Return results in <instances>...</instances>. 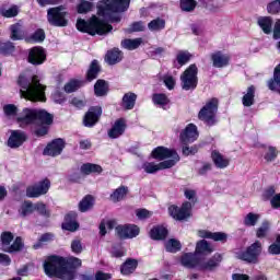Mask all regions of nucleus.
I'll list each match as a JSON object with an SVG mask.
<instances>
[{
  "label": "nucleus",
  "mask_w": 280,
  "mask_h": 280,
  "mask_svg": "<svg viewBox=\"0 0 280 280\" xmlns=\"http://www.w3.org/2000/svg\"><path fill=\"white\" fill-rule=\"evenodd\" d=\"M82 266V260L77 257L62 258L60 256H50L44 262V271L47 277H56L60 280L75 279V268Z\"/></svg>",
  "instance_id": "nucleus-1"
},
{
  "label": "nucleus",
  "mask_w": 280,
  "mask_h": 280,
  "mask_svg": "<svg viewBox=\"0 0 280 280\" xmlns=\"http://www.w3.org/2000/svg\"><path fill=\"white\" fill-rule=\"evenodd\" d=\"M153 159L158 161H163L159 164L154 162H144L142 164V170L147 174H156V172H161V170H170V167H174L180 161V156L178 153L172 149H167L165 147H158L152 151Z\"/></svg>",
  "instance_id": "nucleus-2"
},
{
  "label": "nucleus",
  "mask_w": 280,
  "mask_h": 280,
  "mask_svg": "<svg viewBox=\"0 0 280 280\" xmlns=\"http://www.w3.org/2000/svg\"><path fill=\"white\" fill-rule=\"evenodd\" d=\"M18 83L21 97L30 102H45V85L40 84L37 75L27 79L22 74L19 77Z\"/></svg>",
  "instance_id": "nucleus-3"
},
{
  "label": "nucleus",
  "mask_w": 280,
  "mask_h": 280,
  "mask_svg": "<svg viewBox=\"0 0 280 280\" xmlns=\"http://www.w3.org/2000/svg\"><path fill=\"white\" fill-rule=\"evenodd\" d=\"M54 121V116L45 109L24 108L15 117V122L20 128H32L38 124L49 126Z\"/></svg>",
  "instance_id": "nucleus-4"
},
{
  "label": "nucleus",
  "mask_w": 280,
  "mask_h": 280,
  "mask_svg": "<svg viewBox=\"0 0 280 280\" xmlns=\"http://www.w3.org/2000/svg\"><path fill=\"white\" fill-rule=\"evenodd\" d=\"M218 113V98H212L199 110L198 119L207 126L215 124V115Z\"/></svg>",
  "instance_id": "nucleus-5"
},
{
  "label": "nucleus",
  "mask_w": 280,
  "mask_h": 280,
  "mask_svg": "<svg viewBox=\"0 0 280 280\" xmlns=\"http://www.w3.org/2000/svg\"><path fill=\"white\" fill-rule=\"evenodd\" d=\"M182 89L194 91L198 86V66L190 65L180 75Z\"/></svg>",
  "instance_id": "nucleus-6"
},
{
  "label": "nucleus",
  "mask_w": 280,
  "mask_h": 280,
  "mask_svg": "<svg viewBox=\"0 0 280 280\" xmlns=\"http://www.w3.org/2000/svg\"><path fill=\"white\" fill-rule=\"evenodd\" d=\"M14 240V235L12 232H3L1 234V248L4 253H19V250H23V238L16 237Z\"/></svg>",
  "instance_id": "nucleus-7"
},
{
  "label": "nucleus",
  "mask_w": 280,
  "mask_h": 280,
  "mask_svg": "<svg viewBox=\"0 0 280 280\" xmlns=\"http://www.w3.org/2000/svg\"><path fill=\"white\" fill-rule=\"evenodd\" d=\"M47 20L55 27H67V11L62 7L50 8L47 11Z\"/></svg>",
  "instance_id": "nucleus-8"
},
{
  "label": "nucleus",
  "mask_w": 280,
  "mask_h": 280,
  "mask_svg": "<svg viewBox=\"0 0 280 280\" xmlns=\"http://www.w3.org/2000/svg\"><path fill=\"white\" fill-rule=\"evenodd\" d=\"M235 255L237 259H242L248 264H257V259L261 255V243L255 242L246 252H236Z\"/></svg>",
  "instance_id": "nucleus-9"
},
{
  "label": "nucleus",
  "mask_w": 280,
  "mask_h": 280,
  "mask_svg": "<svg viewBox=\"0 0 280 280\" xmlns=\"http://www.w3.org/2000/svg\"><path fill=\"white\" fill-rule=\"evenodd\" d=\"M191 207L192 203L189 201H186L182 205L180 208L177 206H171L168 207V213L174 220H187L191 215Z\"/></svg>",
  "instance_id": "nucleus-10"
},
{
  "label": "nucleus",
  "mask_w": 280,
  "mask_h": 280,
  "mask_svg": "<svg viewBox=\"0 0 280 280\" xmlns=\"http://www.w3.org/2000/svg\"><path fill=\"white\" fill-rule=\"evenodd\" d=\"M49 187H51L49 179H44L35 185L28 186L26 188V196L27 198H39V196H45L49 191Z\"/></svg>",
  "instance_id": "nucleus-11"
},
{
  "label": "nucleus",
  "mask_w": 280,
  "mask_h": 280,
  "mask_svg": "<svg viewBox=\"0 0 280 280\" xmlns=\"http://www.w3.org/2000/svg\"><path fill=\"white\" fill-rule=\"evenodd\" d=\"M198 137V127L194 124H188L180 132L179 139L184 145H187V143H194V141H197Z\"/></svg>",
  "instance_id": "nucleus-12"
},
{
  "label": "nucleus",
  "mask_w": 280,
  "mask_h": 280,
  "mask_svg": "<svg viewBox=\"0 0 280 280\" xmlns=\"http://www.w3.org/2000/svg\"><path fill=\"white\" fill-rule=\"evenodd\" d=\"M10 136L7 142L8 148L16 149L23 145L24 141H27V135L23 130H10Z\"/></svg>",
  "instance_id": "nucleus-13"
},
{
  "label": "nucleus",
  "mask_w": 280,
  "mask_h": 280,
  "mask_svg": "<svg viewBox=\"0 0 280 280\" xmlns=\"http://www.w3.org/2000/svg\"><path fill=\"white\" fill-rule=\"evenodd\" d=\"M141 230L137 225H118L116 226V233L120 240H132L137 237Z\"/></svg>",
  "instance_id": "nucleus-14"
},
{
  "label": "nucleus",
  "mask_w": 280,
  "mask_h": 280,
  "mask_svg": "<svg viewBox=\"0 0 280 280\" xmlns=\"http://www.w3.org/2000/svg\"><path fill=\"white\" fill-rule=\"evenodd\" d=\"M100 117H102V107H91L89 112L85 114V117L83 119L84 126L86 128H93V126L100 121Z\"/></svg>",
  "instance_id": "nucleus-15"
},
{
  "label": "nucleus",
  "mask_w": 280,
  "mask_h": 280,
  "mask_svg": "<svg viewBox=\"0 0 280 280\" xmlns=\"http://www.w3.org/2000/svg\"><path fill=\"white\" fill-rule=\"evenodd\" d=\"M47 60V52L43 47H33L28 52V62L31 65H43Z\"/></svg>",
  "instance_id": "nucleus-16"
},
{
  "label": "nucleus",
  "mask_w": 280,
  "mask_h": 280,
  "mask_svg": "<svg viewBox=\"0 0 280 280\" xmlns=\"http://www.w3.org/2000/svg\"><path fill=\"white\" fill-rule=\"evenodd\" d=\"M65 150V141L62 139H56L51 143H49L45 150V156H58Z\"/></svg>",
  "instance_id": "nucleus-17"
},
{
  "label": "nucleus",
  "mask_w": 280,
  "mask_h": 280,
  "mask_svg": "<svg viewBox=\"0 0 280 280\" xmlns=\"http://www.w3.org/2000/svg\"><path fill=\"white\" fill-rule=\"evenodd\" d=\"M198 237H201L202 240H213V242H226L229 240V235L223 232H210L207 230H199L197 232Z\"/></svg>",
  "instance_id": "nucleus-18"
},
{
  "label": "nucleus",
  "mask_w": 280,
  "mask_h": 280,
  "mask_svg": "<svg viewBox=\"0 0 280 280\" xmlns=\"http://www.w3.org/2000/svg\"><path fill=\"white\" fill-rule=\"evenodd\" d=\"M126 132V120L124 118H119L114 122L112 128L108 131L109 139H119L121 135Z\"/></svg>",
  "instance_id": "nucleus-19"
},
{
  "label": "nucleus",
  "mask_w": 280,
  "mask_h": 280,
  "mask_svg": "<svg viewBox=\"0 0 280 280\" xmlns=\"http://www.w3.org/2000/svg\"><path fill=\"white\" fill-rule=\"evenodd\" d=\"M221 261H222V255L214 254L213 257L207 261L199 260L198 268L199 270H213V268H218V266H220Z\"/></svg>",
  "instance_id": "nucleus-20"
},
{
  "label": "nucleus",
  "mask_w": 280,
  "mask_h": 280,
  "mask_svg": "<svg viewBox=\"0 0 280 280\" xmlns=\"http://www.w3.org/2000/svg\"><path fill=\"white\" fill-rule=\"evenodd\" d=\"M78 218V214L75 212H70L66 215L65 222L62 223V229L65 231H75L77 229H80V224H78V221L75 219Z\"/></svg>",
  "instance_id": "nucleus-21"
},
{
  "label": "nucleus",
  "mask_w": 280,
  "mask_h": 280,
  "mask_svg": "<svg viewBox=\"0 0 280 280\" xmlns=\"http://www.w3.org/2000/svg\"><path fill=\"white\" fill-rule=\"evenodd\" d=\"M211 158L215 167H218L219 170H224L229 167V163H231L229 158L222 155V153H220L219 151H212Z\"/></svg>",
  "instance_id": "nucleus-22"
},
{
  "label": "nucleus",
  "mask_w": 280,
  "mask_h": 280,
  "mask_svg": "<svg viewBox=\"0 0 280 280\" xmlns=\"http://www.w3.org/2000/svg\"><path fill=\"white\" fill-rule=\"evenodd\" d=\"M211 58H212V65L217 69H222V67H228L229 66V60H231L229 55H224V54H222L220 51L214 52L211 56Z\"/></svg>",
  "instance_id": "nucleus-23"
},
{
  "label": "nucleus",
  "mask_w": 280,
  "mask_h": 280,
  "mask_svg": "<svg viewBox=\"0 0 280 280\" xmlns=\"http://www.w3.org/2000/svg\"><path fill=\"white\" fill-rule=\"evenodd\" d=\"M124 58V52L119 50L118 48H114L112 50H108L105 56V61L107 65H117L118 62H121Z\"/></svg>",
  "instance_id": "nucleus-24"
},
{
  "label": "nucleus",
  "mask_w": 280,
  "mask_h": 280,
  "mask_svg": "<svg viewBox=\"0 0 280 280\" xmlns=\"http://www.w3.org/2000/svg\"><path fill=\"white\" fill-rule=\"evenodd\" d=\"M257 25L258 27H260L261 32H264V34H272V25H273V21L272 18L270 16H259L257 19Z\"/></svg>",
  "instance_id": "nucleus-25"
},
{
  "label": "nucleus",
  "mask_w": 280,
  "mask_h": 280,
  "mask_svg": "<svg viewBox=\"0 0 280 280\" xmlns=\"http://www.w3.org/2000/svg\"><path fill=\"white\" fill-rule=\"evenodd\" d=\"M182 266H185V268H198L199 266V260L198 256L196 254H184L180 259Z\"/></svg>",
  "instance_id": "nucleus-26"
},
{
  "label": "nucleus",
  "mask_w": 280,
  "mask_h": 280,
  "mask_svg": "<svg viewBox=\"0 0 280 280\" xmlns=\"http://www.w3.org/2000/svg\"><path fill=\"white\" fill-rule=\"evenodd\" d=\"M213 250H214L213 245H211L206 240H201L197 242L195 253L196 255H211Z\"/></svg>",
  "instance_id": "nucleus-27"
},
{
  "label": "nucleus",
  "mask_w": 280,
  "mask_h": 280,
  "mask_svg": "<svg viewBox=\"0 0 280 280\" xmlns=\"http://www.w3.org/2000/svg\"><path fill=\"white\" fill-rule=\"evenodd\" d=\"M135 104H137V94L128 92L122 96L121 107L125 110H132V108H135Z\"/></svg>",
  "instance_id": "nucleus-28"
},
{
  "label": "nucleus",
  "mask_w": 280,
  "mask_h": 280,
  "mask_svg": "<svg viewBox=\"0 0 280 280\" xmlns=\"http://www.w3.org/2000/svg\"><path fill=\"white\" fill-rule=\"evenodd\" d=\"M255 91L256 89L254 85L247 88L242 98L243 106H246L248 108L253 106V104H255Z\"/></svg>",
  "instance_id": "nucleus-29"
},
{
  "label": "nucleus",
  "mask_w": 280,
  "mask_h": 280,
  "mask_svg": "<svg viewBox=\"0 0 280 280\" xmlns=\"http://www.w3.org/2000/svg\"><path fill=\"white\" fill-rule=\"evenodd\" d=\"M151 240L161 241L167 237V229L163 225H156L150 231Z\"/></svg>",
  "instance_id": "nucleus-30"
},
{
  "label": "nucleus",
  "mask_w": 280,
  "mask_h": 280,
  "mask_svg": "<svg viewBox=\"0 0 280 280\" xmlns=\"http://www.w3.org/2000/svg\"><path fill=\"white\" fill-rule=\"evenodd\" d=\"M142 43H143L142 38L124 39L121 42V47L124 49H128L129 51H133V49H139Z\"/></svg>",
  "instance_id": "nucleus-31"
},
{
  "label": "nucleus",
  "mask_w": 280,
  "mask_h": 280,
  "mask_svg": "<svg viewBox=\"0 0 280 280\" xmlns=\"http://www.w3.org/2000/svg\"><path fill=\"white\" fill-rule=\"evenodd\" d=\"M95 200L93 199V196L88 195L85 196L79 203V210L82 213H85V211H89L90 209H93Z\"/></svg>",
  "instance_id": "nucleus-32"
},
{
  "label": "nucleus",
  "mask_w": 280,
  "mask_h": 280,
  "mask_svg": "<svg viewBox=\"0 0 280 280\" xmlns=\"http://www.w3.org/2000/svg\"><path fill=\"white\" fill-rule=\"evenodd\" d=\"M24 37H25V32H23V26H21V24L11 25L12 40H23Z\"/></svg>",
  "instance_id": "nucleus-33"
},
{
  "label": "nucleus",
  "mask_w": 280,
  "mask_h": 280,
  "mask_svg": "<svg viewBox=\"0 0 280 280\" xmlns=\"http://www.w3.org/2000/svg\"><path fill=\"white\" fill-rule=\"evenodd\" d=\"M137 270V260L128 259L120 268L121 275L128 276L132 275Z\"/></svg>",
  "instance_id": "nucleus-34"
},
{
  "label": "nucleus",
  "mask_w": 280,
  "mask_h": 280,
  "mask_svg": "<svg viewBox=\"0 0 280 280\" xmlns=\"http://www.w3.org/2000/svg\"><path fill=\"white\" fill-rule=\"evenodd\" d=\"M94 93L97 97H102L108 93V84L104 80H98L94 85Z\"/></svg>",
  "instance_id": "nucleus-35"
},
{
  "label": "nucleus",
  "mask_w": 280,
  "mask_h": 280,
  "mask_svg": "<svg viewBox=\"0 0 280 280\" xmlns=\"http://www.w3.org/2000/svg\"><path fill=\"white\" fill-rule=\"evenodd\" d=\"M81 172L82 174H102V166L100 165H96V164H91V163H88V164H83L81 166Z\"/></svg>",
  "instance_id": "nucleus-36"
},
{
  "label": "nucleus",
  "mask_w": 280,
  "mask_h": 280,
  "mask_svg": "<svg viewBox=\"0 0 280 280\" xmlns=\"http://www.w3.org/2000/svg\"><path fill=\"white\" fill-rule=\"evenodd\" d=\"M127 194L128 187L120 186L110 195V200H113V202H119L122 198H126Z\"/></svg>",
  "instance_id": "nucleus-37"
},
{
  "label": "nucleus",
  "mask_w": 280,
  "mask_h": 280,
  "mask_svg": "<svg viewBox=\"0 0 280 280\" xmlns=\"http://www.w3.org/2000/svg\"><path fill=\"white\" fill-rule=\"evenodd\" d=\"M34 211H36L34 203H32V201H25L22 203L19 213L25 218V215H31V213H34Z\"/></svg>",
  "instance_id": "nucleus-38"
},
{
  "label": "nucleus",
  "mask_w": 280,
  "mask_h": 280,
  "mask_svg": "<svg viewBox=\"0 0 280 280\" xmlns=\"http://www.w3.org/2000/svg\"><path fill=\"white\" fill-rule=\"evenodd\" d=\"M191 60V54L187 50H179L176 55V61L179 65V67H183L184 65H187Z\"/></svg>",
  "instance_id": "nucleus-39"
},
{
  "label": "nucleus",
  "mask_w": 280,
  "mask_h": 280,
  "mask_svg": "<svg viewBox=\"0 0 280 280\" xmlns=\"http://www.w3.org/2000/svg\"><path fill=\"white\" fill-rule=\"evenodd\" d=\"M259 214L249 212L245 215L243 220V224L245 226H255L257 222H259Z\"/></svg>",
  "instance_id": "nucleus-40"
},
{
  "label": "nucleus",
  "mask_w": 280,
  "mask_h": 280,
  "mask_svg": "<svg viewBox=\"0 0 280 280\" xmlns=\"http://www.w3.org/2000/svg\"><path fill=\"white\" fill-rule=\"evenodd\" d=\"M148 27L151 32H159L161 30H165V20H162V19L152 20L148 24Z\"/></svg>",
  "instance_id": "nucleus-41"
},
{
  "label": "nucleus",
  "mask_w": 280,
  "mask_h": 280,
  "mask_svg": "<svg viewBox=\"0 0 280 280\" xmlns=\"http://www.w3.org/2000/svg\"><path fill=\"white\" fill-rule=\"evenodd\" d=\"M165 248L168 253H178V250H180V242L178 240L171 238L165 243Z\"/></svg>",
  "instance_id": "nucleus-42"
},
{
  "label": "nucleus",
  "mask_w": 280,
  "mask_h": 280,
  "mask_svg": "<svg viewBox=\"0 0 280 280\" xmlns=\"http://www.w3.org/2000/svg\"><path fill=\"white\" fill-rule=\"evenodd\" d=\"M100 73V65L97 63V60L92 61L90 69L88 71V80H95L97 78V74Z\"/></svg>",
  "instance_id": "nucleus-43"
},
{
  "label": "nucleus",
  "mask_w": 280,
  "mask_h": 280,
  "mask_svg": "<svg viewBox=\"0 0 280 280\" xmlns=\"http://www.w3.org/2000/svg\"><path fill=\"white\" fill-rule=\"evenodd\" d=\"M116 224H117V222L115 220H104L100 224V234L106 235V229H108L110 231V230L115 229Z\"/></svg>",
  "instance_id": "nucleus-44"
},
{
  "label": "nucleus",
  "mask_w": 280,
  "mask_h": 280,
  "mask_svg": "<svg viewBox=\"0 0 280 280\" xmlns=\"http://www.w3.org/2000/svg\"><path fill=\"white\" fill-rule=\"evenodd\" d=\"M14 52V44L11 42H1L0 40V54L8 56Z\"/></svg>",
  "instance_id": "nucleus-45"
},
{
  "label": "nucleus",
  "mask_w": 280,
  "mask_h": 280,
  "mask_svg": "<svg viewBox=\"0 0 280 280\" xmlns=\"http://www.w3.org/2000/svg\"><path fill=\"white\" fill-rule=\"evenodd\" d=\"M153 103L156 104L158 106H167L170 104V98H167V95L165 94H154L153 95Z\"/></svg>",
  "instance_id": "nucleus-46"
},
{
  "label": "nucleus",
  "mask_w": 280,
  "mask_h": 280,
  "mask_svg": "<svg viewBox=\"0 0 280 280\" xmlns=\"http://www.w3.org/2000/svg\"><path fill=\"white\" fill-rule=\"evenodd\" d=\"M83 82L78 80H71L65 85L66 93H73L74 91H78L80 86H82Z\"/></svg>",
  "instance_id": "nucleus-47"
},
{
  "label": "nucleus",
  "mask_w": 280,
  "mask_h": 280,
  "mask_svg": "<svg viewBox=\"0 0 280 280\" xmlns=\"http://www.w3.org/2000/svg\"><path fill=\"white\" fill-rule=\"evenodd\" d=\"M183 12H194L196 10V0H180Z\"/></svg>",
  "instance_id": "nucleus-48"
},
{
  "label": "nucleus",
  "mask_w": 280,
  "mask_h": 280,
  "mask_svg": "<svg viewBox=\"0 0 280 280\" xmlns=\"http://www.w3.org/2000/svg\"><path fill=\"white\" fill-rule=\"evenodd\" d=\"M91 10H93V3L86 0H81L78 5L79 14H86V12H91Z\"/></svg>",
  "instance_id": "nucleus-49"
},
{
  "label": "nucleus",
  "mask_w": 280,
  "mask_h": 280,
  "mask_svg": "<svg viewBox=\"0 0 280 280\" xmlns=\"http://www.w3.org/2000/svg\"><path fill=\"white\" fill-rule=\"evenodd\" d=\"M1 15L4 16L5 19H13V16L19 15V7L13 5L9 9H2Z\"/></svg>",
  "instance_id": "nucleus-50"
},
{
  "label": "nucleus",
  "mask_w": 280,
  "mask_h": 280,
  "mask_svg": "<svg viewBox=\"0 0 280 280\" xmlns=\"http://www.w3.org/2000/svg\"><path fill=\"white\" fill-rule=\"evenodd\" d=\"M3 112L7 117H16V115H19V108L14 104L4 105Z\"/></svg>",
  "instance_id": "nucleus-51"
},
{
  "label": "nucleus",
  "mask_w": 280,
  "mask_h": 280,
  "mask_svg": "<svg viewBox=\"0 0 280 280\" xmlns=\"http://www.w3.org/2000/svg\"><path fill=\"white\" fill-rule=\"evenodd\" d=\"M269 14H279L280 12V0H275L267 5Z\"/></svg>",
  "instance_id": "nucleus-52"
},
{
  "label": "nucleus",
  "mask_w": 280,
  "mask_h": 280,
  "mask_svg": "<svg viewBox=\"0 0 280 280\" xmlns=\"http://www.w3.org/2000/svg\"><path fill=\"white\" fill-rule=\"evenodd\" d=\"M277 148L275 147H268L266 149V153H265V160L267 161H275L277 159Z\"/></svg>",
  "instance_id": "nucleus-53"
},
{
  "label": "nucleus",
  "mask_w": 280,
  "mask_h": 280,
  "mask_svg": "<svg viewBox=\"0 0 280 280\" xmlns=\"http://www.w3.org/2000/svg\"><path fill=\"white\" fill-rule=\"evenodd\" d=\"M136 215L138 220H148V218H152V212L147 209H138L136 210Z\"/></svg>",
  "instance_id": "nucleus-54"
},
{
  "label": "nucleus",
  "mask_w": 280,
  "mask_h": 280,
  "mask_svg": "<svg viewBox=\"0 0 280 280\" xmlns=\"http://www.w3.org/2000/svg\"><path fill=\"white\" fill-rule=\"evenodd\" d=\"M270 229V223L268 221L262 222L261 226L257 230V237H264L268 234V231Z\"/></svg>",
  "instance_id": "nucleus-55"
},
{
  "label": "nucleus",
  "mask_w": 280,
  "mask_h": 280,
  "mask_svg": "<svg viewBox=\"0 0 280 280\" xmlns=\"http://www.w3.org/2000/svg\"><path fill=\"white\" fill-rule=\"evenodd\" d=\"M32 40L34 43H43L45 40V31L43 30H37L33 35H32Z\"/></svg>",
  "instance_id": "nucleus-56"
},
{
  "label": "nucleus",
  "mask_w": 280,
  "mask_h": 280,
  "mask_svg": "<svg viewBox=\"0 0 280 280\" xmlns=\"http://www.w3.org/2000/svg\"><path fill=\"white\" fill-rule=\"evenodd\" d=\"M164 84L168 89V91H172L174 86H176V79H174V77L172 75H165Z\"/></svg>",
  "instance_id": "nucleus-57"
},
{
  "label": "nucleus",
  "mask_w": 280,
  "mask_h": 280,
  "mask_svg": "<svg viewBox=\"0 0 280 280\" xmlns=\"http://www.w3.org/2000/svg\"><path fill=\"white\" fill-rule=\"evenodd\" d=\"M71 250H72V253L80 255V253H82V242H80V240L72 241Z\"/></svg>",
  "instance_id": "nucleus-58"
},
{
  "label": "nucleus",
  "mask_w": 280,
  "mask_h": 280,
  "mask_svg": "<svg viewBox=\"0 0 280 280\" xmlns=\"http://www.w3.org/2000/svg\"><path fill=\"white\" fill-rule=\"evenodd\" d=\"M51 240H54V234L46 233L40 236L39 242L34 245V248H38L40 246V244H43V242H51Z\"/></svg>",
  "instance_id": "nucleus-59"
},
{
  "label": "nucleus",
  "mask_w": 280,
  "mask_h": 280,
  "mask_svg": "<svg viewBox=\"0 0 280 280\" xmlns=\"http://www.w3.org/2000/svg\"><path fill=\"white\" fill-rule=\"evenodd\" d=\"M143 30H145L143 22H135L129 27V32H143Z\"/></svg>",
  "instance_id": "nucleus-60"
},
{
  "label": "nucleus",
  "mask_w": 280,
  "mask_h": 280,
  "mask_svg": "<svg viewBox=\"0 0 280 280\" xmlns=\"http://www.w3.org/2000/svg\"><path fill=\"white\" fill-rule=\"evenodd\" d=\"M196 152H198V147L197 145H192V147H183V154L185 156H189L190 154H196Z\"/></svg>",
  "instance_id": "nucleus-61"
},
{
  "label": "nucleus",
  "mask_w": 280,
  "mask_h": 280,
  "mask_svg": "<svg viewBox=\"0 0 280 280\" xmlns=\"http://www.w3.org/2000/svg\"><path fill=\"white\" fill-rule=\"evenodd\" d=\"M270 203L272 209H280V192L276 194L271 199Z\"/></svg>",
  "instance_id": "nucleus-62"
},
{
  "label": "nucleus",
  "mask_w": 280,
  "mask_h": 280,
  "mask_svg": "<svg viewBox=\"0 0 280 280\" xmlns=\"http://www.w3.org/2000/svg\"><path fill=\"white\" fill-rule=\"evenodd\" d=\"M270 255H280V244L279 243H273L269 246L268 249Z\"/></svg>",
  "instance_id": "nucleus-63"
},
{
  "label": "nucleus",
  "mask_w": 280,
  "mask_h": 280,
  "mask_svg": "<svg viewBox=\"0 0 280 280\" xmlns=\"http://www.w3.org/2000/svg\"><path fill=\"white\" fill-rule=\"evenodd\" d=\"M273 38L275 40H279L280 38V19L273 25Z\"/></svg>",
  "instance_id": "nucleus-64"
}]
</instances>
